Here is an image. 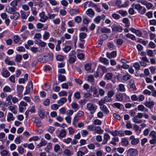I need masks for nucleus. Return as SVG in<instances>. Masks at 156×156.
<instances>
[{
	"label": "nucleus",
	"instance_id": "f257e3e1",
	"mask_svg": "<svg viewBox=\"0 0 156 156\" xmlns=\"http://www.w3.org/2000/svg\"><path fill=\"white\" fill-rule=\"evenodd\" d=\"M135 8L136 9L139 13L140 14H144L146 11V9L145 8L141 6L140 4H134Z\"/></svg>",
	"mask_w": 156,
	"mask_h": 156
},
{
	"label": "nucleus",
	"instance_id": "f03ea898",
	"mask_svg": "<svg viewBox=\"0 0 156 156\" xmlns=\"http://www.w3.org/2000/svg\"><path fill=\"white\" fill-rule=\"evenodd\" d=\"M138 153V151L136 149L130 148L127 151V156H136Z\"/></svg>",
	"mask_w": 156,
	"mask_h": 156
},
{
	"label": "nucleus",
	"instance_id": "7ed1b4c3",
	"mask_svg": "<svg viewBox=\"0 0 156 156\" xmlns=\"http://www.w3.org/2000/svg\"><path fill=\"white\" fill-rule=\"evenodd\" d=\"M149 136L151 139L149 140V143L151 144H155L156 142V133L154 131H152L149 134Z\"/></svg>",
	"mask_w": 156,
	"mask_h": 156
},
{
	"label": "nucleus",
	"instance_id": "20e7f679",
	"mask_svg": "<svg viewBox=\"0 0 156 156\" xmlns=\"http://www.w3.org/2000/svg\"><path fill=\"white\" fill-rule=\"evenodd\" d=\"M87 108L91 114H93L95 112L97 107L92 103H89L87 104Z\"/></svg>",
	"mask_w": 156,
	"mask_h": 156
},
{
	"label": "nucleus",
	"instance_id": "39448f33",
	"mask_svg": "<svg viewBox=\"0 0 156 156\" xmlns=\"http://www.w3.org/2000/svg\"><path fill=\"white\" fill-rule=\"evenodd\" d=\"M33 90V84L31 81H30L28 83V87H26V90L25 91L24 95L29 94L31 91Z\"/></svg>",
	"mask_w": 156,
	"mask_h": 156
},
{
	"label": "nucleus",
	"instance_id": "423d86ee",
	"mask_svg": "<svg viewBox=\"0 0 156 156\" xmlns=\"http://www.w3.org/2000/svg\"><path fill=\"white\" fill-rule=\"evenodd\" d=\"M129 139L130 141L131 144L132 145H136L140 142L139 139L135 138V136L133 135L130 136Z\"/></svg>",
	"mask_w": 156,
	"mask_h": 156
},
{
	"label": "nucleus",
	"instance_id": "0eeeda50",
	"mask_svg": "<svg viewBox=\"0 0 156 156\" xmlns=\"http://www.w3.org/2000/svg\"><path fill=\"white\" fill-rule=\"evenodd\" d=\"M1 74L4 77L7 78L9 77L10 74L9 72L7 69L5 67H3L2 69Z\"/></svg>",
	"mask_w": 156,
	"mask_h": 156
},
{
	"label": "nucleus",
	"instance_id": "6e6552de",
	"mask_svg": "<svg viewBox=\"0 0 156 156\" xmlns=\"http://www.w3.org/2000/svg\"><path fill=\"white\" fill-rule=\"evenodd\" d=\"M39 16L40 18V21L42 22H45L48 19V16L45 15V13L44 12L40 13Z\"/></svg>",
	"mask_w": 156,
	"mask_h": 156
},
{
	"label": "nucleus",
	"instance_id": "1a4fd4ad",
	"mask_svg": "<svg viewBox=\"0 0 156 156\" xmlns=\"http://www.w3.org/2000/svg\"><path fill=\"white\" fill-rule=\"evenodd\" d=\"M105 18V15L102 14L101 16H97L94 19V22L97 24L99 23L101 19L104 20Z\"/></svg>",
	"mask_w": 156,
	"mask_h": 156
},
{
	"label": "nucleus",
	"instance_id": "9d476101",
	"mask_svg": "<svg viewBox=\"0 0 156 156\" xmlns=\"http://www.w3.org/2000/svg\"><path fill=\"white\" fill-rule=\"evenodd\" d=\"M110 138V136L108 133H105L103 136V140L101 143V144L102 145L106 144Z\"/></svg>",
	"mask_w": 156,
	"mask_h": 156
},
{
	"label": "nucleus",
	"instance_id": "9b49d317",
	"mask_svg": "<svg viewBox=\"0 0 156 156\" xmlns=\"http://www.w3.org/2000/svg\"><path fill=\"white\" fill-rule=\"evenodd\" d=\"M24 89V87L22 85H17V90L18 93V96L22 97L23 95L22 93Z\"/></svg>",
	"mask_w": 156,
	"mask_h": 156
},
{
	"label": "nucleus",
	"instance_id": "f8f14e48",
	"mask_svg": "<svg viewBox=\"0 0 156 156\" xmlns=\"http://www.w3.org/2000/svg\"><path fill=\"white\" fill-rule=\"evenodd\" d=\"M144 105L147 108L151 109L154 107L155 105V103L153 101H146L145 102Z\"/></svg>",
	"mask_w": 156,
	"mask_h": 156
},
{
	"label": "nucleus",
	"instance_id": "ddd939ff",
	"mask_svg": "<svg viewBox=\"0 0 156 156\" xmlns=\"http://www.w3.org/2000/svg\"><path fill=\"white\" fill-rule=\"evenodd\" d=\"M46 62L52 60L53 57V54L51 53H49L44 55Z\"/></svg>",
	"mask_w": 156,
	"mask_h": 156
},
{
	"label": "nucleus",
	"instance_id": "4468645a",
	"mask_svg": "<svg viewBox=\"0 0 156 156\" xmlns=\"http://www.w3.org/2000/svg\"><path fill=\"white\" fill-rule=\"evenodd\" d=\"M126 95L125 93H119L117 94L116 96V98L117 100L119 101H122L123 99L124 96H126Z\"/></svg>",
	"mask_w": 156,
	"mask_h": 156
},
{
	"label": "nucleus",
	"instance_id": "2eb2a0df",
	"mask_svg": "<svg viewBox=\"0 0 156 156\" xmlns=\"http://www.w3.org/2000/svg\"><path fill=\"white\" fill-rule=\"evenodd\" d=\"M21 14V17L23 19H27V17L29 16L30 14V12H25L23 10L20 11Z\"/></svg>",
	"mask_w": 156,
	"mask_h": 156
},
{
	"label": "nucleus",
	"instance_id": "dca6fc26",
	"mask_svg": "<svg viewBox=\"0 0 156 156\" xmlns=\"http://www.w3.org/2000/svg\"><path fill=\"white\" fill-rule=\"evenodd\" d=\"M112 100L111 98L108 96H105L104 99H102L99 101L101 104H104L105 102H110Z\"/></svg>",
	"mask_w": 156,
	"mask_h": 156
},
{
	"label": "nucleus",
	"instance_id": "f3484780",
	"mask_svg": "<svg viewBox=\"0 0 156 156\" xmlns=\"http://www.w3.org/2000/svg\"><path fill=\"white\" fill-rule=\"evenodd\" d=\"M12 14H13V15L10 16V18L11 19H14L15 20H16L20 17V13L18 12H15Z\"/></svg>",
	"mask_w": 156,
	"mask_h": 156
},
{
	"label": "nucleus",
	"instance_id": "a211bd4d",
	"mask_svg": "<svg viewBox=\"0 0 156 156\" xmlns=\"http://www.w3.org/2000/svg\"><path fill=\"white\" fill-rule=\"evenodd\" d=\"M98 104L99 105L101 106L100 108L101 110L103 111L105 113L107 114L109 112V111L108 110L107 107L103 105L104 104H101L99 101L98 102Z\"/></svg>",
	"mask_w": 156,
	"mask_h": 156
},
{
	"label": "nucleus",
	"instance_id": "6ab92c4d",
	"mask_svg": "<svg viewBox=\"0 0 156 156\" xmlns=\"http://www.w3.org/2000/svg\"><path fill=\"white\" fill-rule=\"evenodd\" d=\"M112 31L121 32L123 30L122 27L120 26H114L112 28Z\"/></svg>",
	"mask_w": 156,
	"mask_h": 156
},
{
	"label": "nucleus",
	"instance_id": "aec40b11",
	"mask_svg": "<svg viewBox=\"0 0 156 156\" xmlns=\"http://www.w3.org/2000/svg\"><path fill=\"white\" fill-rule=\"evenodd\" d=\"M119 140V139L118 137H114L112 138L111 141L110 142V144L114 145H116Z\"/></svg>",
	"mask_w": 156,
	"mask_h": 156
},
{
	"label": "nucleus",
	"instance_id": "412c9836",
	"mask_svg": "<svg viewBox=\"0 0 156 156\" xmlns=\"http://www.w3.org/2000/svg\"><path fill=\"white\" fill-rule=\"evenodd\" d=\"M35 43L38 44L40 46L42 47H45L46 45V44L45 42L42 41L41 40H36L35 41Z\"/></svg>",
	"mask_w": 156,
	"mask_h": 156
},
{
	"label": "nucleus",
	"instance_id": "4be33fe9",
	"mask_svg": "<svg viewBox=\"0 0 156 156\" xmlns=\"http://www.w3.org/2000/svg\"><path fill=\"white\" fill-rule=\"evenodd\" d=\"M86 12V14L91 17H93L94 15V12L91 9H88Z\"/></svg>",
	"mask_w": 156,
	"mask_h": 156
},
{
	"label": "nucleus",
	"instance_id": "5701e85b",
	"mask_svg": "<svg viewBox=\"0 0 156 156\" xmlns=\"http://www.w3.org/2000/svg\"><path fill=\"white\" fill-rule=\"evenodd\" d=\"M94 130L95 131V133L101 134L103 132V130L101 129V128L99 126H96L94 127Z\"/></svg>",
	"mask_w": 156,
	"mask_h": 156
},
{
	"label": "nucleus",
	"instance_id": "b1692460",
	"mask_svg": "<svg viewBox=\"0 0 156 156\" xmlns=\"http://www.w3.org/2000/svg\"><path fill=\"white\" fill-rule=\"evenodd\" d=\"M87 34L85 33H81L79 34L80 40L81 42H84L85 41L83 40L87 37Z\"/></svg>",
	"mask_w": 156,
	"mask_h": 156
},
{
	"label": "nucleus",
	"instance_id": "393cba45",
	"mask_svg": "<svg viewBox=\"0 0 156 156\" xmlns=\"http://www.w3.org/2000/svg\"><path fill=\"white\" fill-rule=\"evenodd\" d=\"M99 61L105 65H108L109 64L108 60L105 58L101 57L99 58Z\"/></svg>",
	"mask_w": 156,
	"mask_h": 156
},
{
	"label": "nucleus",
	"instance_id": "a878e982",
	"mask_svg": "<svg viewBox=\"0 0 156 156\" xmlns=\"http://www.w3.org/2000/svg\"><path fill=\"white\" fill-rule=\"evenodd\" d=\"M87 80L89 82L92 83V84H94L95 81L94 77L92 75H89L87 78Z\"/></svg>",
	"mask_w": 156,
	"mask_h": 156
},
{
	"label": "nucleus",
	"instance_id": "bb28decb",
	"mask_svg": "<svg viewBox=\"0 0 156 156\" xmlns=\"http://www.w3.org/2000/svg\"><path fill=\"white\" fill-rule=\"evenodd\" d=\"M137 109L138 111H141L147 112L148 111V109L142 105H139L138 106Z\"/></svg>",
	"mask_w": 156,
	"mask_h": 156
},
{
	"label": "nucleus",
	"instance_id": "cd10ccee",
	"mask_svg": "<svg viewBox=\"0 0 156 156\" xmlns=\"http://www.w3.org/2000/svg\"><path fill=\"white\" fill-rule=\"evenodd\" d=\"M5 63L9 65H15V63L13 61H10L8 58H6L5 60Z\"/></svg>",
	"mask_w": 156,
	"mask_h": 156
},
{
	"label": "nucleus",
	"instance_id": "c85d7f7f",
	"mask_svg": "<svg viewBox=\"0 0 156 156\" xmlns=\"http://www.w3.org/2000/svg\"><path fill=\"white\" fill-rule=\"evenodd\" d=\"M67 101V99L66 98H62L57 101V103L59 105H62L65 103Z\"/></svg>",
	"mask_w": 156,
	"mask_h": 156
},
{
	"label": "nucleus",
	"instance_id": "c756f323",
	"mask_svg": "<svg viewBox=\"0 0 156 156\" xmlns=\"http://www.w3.org/2000/svg\"><path fill=\"white\" fill-rule=\"evenodd\" d=\"M23 146L24 147H28V149L30 150H33L34 148V146L32 143H30L29 144L25 143L23 144Z\"/></svg>",
	"mask_w": 156,
	"mask_h": 156
},
{
	"label": "nucleus",
	"instance_id": "7c9ffc66",
	"mask_svg": "<svg viewBox=\"0 0 156 156\" xmlns=\"http://www.w3.org/2000/svg\"><path fill=\"white\" fill-rule=\"evenodd\" d=\"M23 139V137L22 136H19L16 138L14 140V142L16 144H19L21 141V140Z\"/></svg>",
	"mask_w": 156,
	"mask_h": 156
},
{
	"label": "nucleus",
	"instance_id": "2f4dec72",
	"mask_svg": "<svg viewBox=\"0 0 156 156\" xmlns=\"http://www.w3.org/2000/svg\"><path fill=\"white\" fill-rule=\"evenodd\" d=\"M112 76L113 75L112 73H108L105 75L104 78L105 80H110L111 79Z\"/></svg>",
	"mask_w": 156,
	"mask_h": 156
},
{
	"label": "nucleus",
	"instance_id": "473e14b6",
	"mask_svg": "<svg viewBox=\"0 0 156 156\" xmlns=\"http://www.w3.org/2000/svg\"><path fill=\"white\" fill-rule=\"evenodd\" d=\"M7 12L10 14H12L16 12V9L14 7H8V9L6 8Z\"/></svg>",
	"mask_w": 156,
	"mask_h": 156
},
{
	"label": "nucleus",
	"instance_id": "72a5a7b5",
	"mask_svg": "<svg viewBox=\"0 0 156 156\" xmlns=\"http://www.w3.org/2000/svg\"><path fill=\"white\" fill-rule=\"evenodd\" d=\"M45 112L44 110L43 109H40L38 112V114L40 117L41 119H43L44 117Z\"/></svg>",
	"mask_w": 156,
	"mask_h": 156
},
{
	"label": "nucleus",
	"instance_id": "f704fd0d",
	"mask_svg": "<svg viewBox=\"0 0 156 156\" xmlns=\"http://www.w3.org/2000/svg\"><path fill=\"white\" fill-rule=\"evenodd\" d=\"M100 31L102 33H111L110 29L106 27L101 28L100 29Z\"/></svg>",
	"mask_w": 156,
	"mask_h": 156
},
{
	"label": "nucleus",
	"instance_id": "c9c22d12",
	"mask_svg": "<svg viewBox=\"0 0 156 156\" xmlns=\"http://www.w3.org/2000/svg\"><path fill=\"white\" fill-rule=\"evenodd\" d=\"M66 132L64 129H62L60 131L58 137H64L66 136Z\"/></svg>",
	"mask_w": 156,
	"mask_h": 156
},
{
	"label": "nucleus",
	"instance_id": "e433bc0d",
	"mask_svg": "<svg viewBox=\"0 0 156 156\" xmlns=\"http://www.w3.org/2000/svg\"><path fill=\"white\" fill-rule=\"evenodd\" d=\"M117 12L120 14L122 16H125L128 14V13L126 11L122 10L118 11Z\"/></svg>",
	"mask_w": 156,
	"mask_h": 156
},
{
	"label": "nucleus",
	"instance_id": "4c0bfd02",
	"mask_svg": "<svg viewBox=\"0 0 156 156\" xmlns=\"http://www.w3.org/2000/svg\"><path fill=\"white\" fill-rule=\"evenodd\" d=\"M122 22L125 24V26L126 27H129L130 25L129 23V20L128 18H124L122 20Z\"/></svg>",
	"mask_w": 156,
	"mask_h": 156
},
{
	"label": "nucleus",
	"instance_id": "58836bf2",
	"mask_svg": "<svg viewBox=\"0 0 156 156\" xmlns=\"http://www.w3.org/2000/svg\"><path fill=\"white\" fill-rule=\"evenodd\" d=\"M37 59L40 62H46L44 55H39L38 56Z\"/></svg>",
	"mask_w": 156,
	"mask_h": 156
},
{
	"label": "nucleus",
	"instance_id": "ea45409f",
	"mask_svg": "<svg viewBox=\"0 0 156 156\" xmlns=\"http://www.w3.org/2000/svg\"><path fill=\"white\" fill-rule=\"evenodd\" d=\"M126 38L130 39L133 41H135L136 40V37L134 35L129 33L127 34L126 35Z\"/></svg>",
	"mask_w": 156,
	"mask_h": 156
},
{
	"label": "nucleus",
	"instance_id": "a19ab883",
	"mask_svg": "<svg viewBox=\"0 0 156 156\" xmlns=\"http://www.w3.org/2000/svg\"><path fill=\"white\" fill-rule=\"evenodd\" d=\"M14 118L13 116V114L11 113H9L7 115V120L9 122L14 120Z\"/></svg>",
	"mask_w": 156,
	"mask_h": 156
},
{
	"label": "nucleus",
	"instance_id": "79ce46f5",
	"mask_svg": "<svg viewBox=\"0 0 156 156\" xmlns=\"http://www.w3.org/2000/svg\"><path fill=\"white\" fill-rule=\"evenodd\" d=\"M133 121L134 122L136 123L139 124L142 122V121L140 119V118L137 117L136 116L134 117L133 119Z\"/></svg>",
	"mask_w": 156,
	"mask_h": 156
},
{
	"label": "nucleus",
	"instance_id": "37998d69",
	"mask_svg": "<svg viewBox=\"0 0 156 156\" xmlns=\"http://www.w3.org/2000/svg\"><path fill=\"white\" fill-rule=\"evenodd\" d=\"M50 34L47 31H45L44 32V34L43 35V38L44 40H47L49 37Z\"/></svg>",
	"mask_w": 156,
	"mask_h": 156
},
{
	"label": "nucleus",
	"instance_id": "c03bdc74",
	"mask_svg": "<svg viewBox=\"0 0 156 156\" xmlns=\"http://www.w3.org/2000/svg\"><path fill=\"white\" fill-rule=\"evenodd\" d=\"M64 152L65 154L68 156L72 155L73 154V152L71 151L69 149H65L64 151Z\"/></svg>",
	"mask_w": 156,
	"mask_h": 156
},
{
	"label": "nucleus",
	"instance_id": "a18cd8bd",
	"mask_svg": "<svg viewBox=\"0 0 156 156\" xmlns=\"http://www.w3.org/2000/svg\"><path fill=\"white\" fill-rule=\"evenodd\" d=\"M69 12L72 15L79 13V11L78 9H71L69 10Z\"/></svg>",
	"mask_w": 156,
	"mask_h": 156
},
{
	"label": "nucleus",
	"instance_id": "49530a36",
	"mask_svg": "<svg viewBox=\"0 0 156 156\" xmlns=\"http://www.w3.org/2000/svg\"><path fill=\"white\" fill-rule=\"evenodd\" d=\"M121 144L122 145L126 146L128 145V141L127 139L123 138L122 140Z\"/></svg>",
	"mask_w": 156,
	"mask_h": 156
},
{
	"label": "nucleus",
	"instance_id": "de8ad7c7",
	"mask_svg": "<svg viewBox=\"0 0 156 156\" xmlns=\"http://www.w3.org/2000/svg\"><path fill=\"white\" fill-rule=\"evenodd\" d=\"M118 90L121 92H124L125 91L126 89L124 87V86L123 84H120L119 85V87Z\"/></svg>",
	"mask_w": 156,
	"mask_h": 156
},
{
	"label": "nucleus",
	"instance_id": "09e8293b",
	"mask_svg": "<svg viewBox=\"0 0 156 156\" xmlns=\"http://www.w3.org/2000/svg\"><path fill=\"white\" fill-rule=\"evenodd\" d=\"M12 88L7 86H5L3 89V91L4 92H10L12 91Z\"/></svg>",
	"mask_w": 156,
	"mask_h": 156
},
{
	"label": "nucleus",
	"instance_id": "8fccbe9b",
	"mask_svg": "<svg viewBox=\"0 0 156 156\" xmlns=\"http://www.w3.org/2000/svg\"><path fill=\"white\" fill-rule=\"evenodd\" d=\"M131 78V75L128 73H127L126 74L123 76L122 77L123 79L125 81H127L130 79Z\"/></svg>",
	"mask_w": 156,
	"mask_h": 156
},
{
	"label": "nucleus",
	"instance_id": "3c124183",
	"mask_svg": "<svg viewBox=\"0 0 156 156\" xmlns=\"http://www.w3.org/2000/svg\"><path fill=\"white\" fill-rule=\"evenodd\" d=\"M22 55H18L16 56L15 58V60L16 61L20 63L22 60Z\"/></svg>",
	"mask_w": 156,
	"mask_h": 156
},
{
	"label": "nucleus",
	"instance_id": "603ef678",
	"mask_svg": "<svg viewBox=\"0 0 156 156\" xmlns=\"http://www.w3.org/2000/svg\"><path fill=\"white\" fill-rule=\"evenodd\" d=\"M20 40V37L17 35L14 36L13 37V41L16 43H18Z\"/></svg>",
	"mask_w": 156,
	"mask_h": 156
},
{
	"label": "nucleus",
	"instance_id": "864d4df0",
	"mask_svg": "<svg viewBox=\"0 0 156 156\" xmlns=\"http://www.w3.org/2000/svg\"><path fill=\"white\" fill-rule=\"evenodd\" d=\"M79 120V118L76 115H75L74 118V119L73 123V124L76 127V123L78 122Z\"/></svg>",
	"mask_w": 156,
	"mask_h": 156
},
{
	"label": "nucleus",
	"instance_id": "5fc2aeb1",
	"mask_svg": "<svg viewBox=\"0 0 156 156\" xmlns=\"http://www.w3.org/2000/svg\"><path fill=\"white\" fill-rule=\"evenodd\" d=\"M58 79L60 81L62 82L66 80V77L60 74L58 75Z\"/></svg>",
	"mask_w": 156,
	"mask_h": 156
},
{
	"label": "nucleus",
	"instance_id": "6e6d98bb",
	"mask_svg": "<svg viewBox=\"0 0 156 156\" xmlns=\"http://www.w3.org/2000/svg\"><path fill=\"white\" fill-rule=\"evenodd\" d=\"M71 49V47L69 46H66L63 49V51L66 53L69 51Z\"/></svg>",
	"mask_w": 156,
	"mask_h": 156
},
{
	"label": "nucleus",
	"instance_id": "4d7b16f0",
	"mask_svg": "<svg viewBox=\"0 0 156 156\" xmlns=\"http://www.w3.org/2000/svg\"><path fill=\"white\" fill-rule=\"evenodd\" d=\"M18 151L19 153L20 154H23L24 152V149L22 146H20L18 147Z\"/></svg>",
	"mask_w": 156,
	"mask_h": 156
},
{
	"label": "nucleus",
	"instance_id": "13d9d810",
	"mask_svg": "<svg viewBox=\"0 0 156 156\" xmlns=\"http://www.w3.org/2000/svg\"><path fill=\"white\" fill-rule=\"evenodd\" d=\"M138 42L139 43L142 44L146 46L147 44L148 41H145L141 38H139L138 39Z\"/></svg>",
	"mask_w": 156,
	"mask_h": 156
},
{
	"label": "nucleus",
	"instance_id": "bf43d9fd",
	"mask_svg": "<svg viewBox=\"0 0 156 156\" xmlns=\"http://www.w3.org/2000/svg\"><path fill=\"white\" fill-rule=\"evenodd\" d=\"M91 64L90 63H87L84 66L85 69L87 71L90 70L91 68Z\"/></svg>",
	"mask_w": 156,
	"mask_h": 156
},
{
	"label": "nucleus",
	"instance_id": "052dcab7",
	"mask_svg": "<svg viewBox=\"0 0 156 156\" xmlns=\"http://www.w3.org/2000/svg\"><path fill=\"white\" fill-rule=\"evenodd\" d=\"M81 133L83 137H85L88 134V132L86 130H82Z\"/></svg>",
	"mask_w": 156,
	"mask_h": 156
},
{
	"label": "nucleus",
	"instance_id": "680f3d73",
	"mask_svg": "<svg viewBox=\"0 0 156 156\" xmlns=\"http://www.w3.org/2000/svg\"><path fill=\"white\" fill-rule=\"evenodd\" d=\"M71 105L72 108L76 109L75 111L78 109V104L76 103H73L71 104Z\"/></svg>",
	"mask_w": 156,
	"mask_h": 156
},
{
	"label": "nucleus",
	"instance_id": "e2e57ef3",
	"mask_svg": "<svg viewBox=\"0 0 156 156\" xmlns=\"http://www.w3.org/2000/svg\"><path fill=\"white\" fill-rule=\"evenodd\" d=\"M133 66L136 70L140 69V66L138 62L133 63Z\"/></svg>",
	"mask_w": 156,
	"mask_h": 156
},
{
	"label": "nucleus",
	"instance_id": "0e129e2a",
	"mask_svg": "<svg viewBox=\"0 0 156 156\" xmlns=\"http://www.w3.org/2000/svg\"><path fill=\"white\" fill-rule=\"evenodd\" d=\"M130 88L131 90L133 91H135L136 90L135 85L134 83H132L130 84Z\"/></svg>",
	"mask_w": 156,
	"mask_h": 156
},
{
	"label": "nucleus",
	"instance_id": "69168bd1",
	"mask_svg": "<svg viewBox=\"0 0 156 156\" xmlns=\"http://www.w3.org/2000/svg\"><path fill=\"white\" fill-rule=\"evenodd\" d=\"M98 69H101L102 72L104 73H106L107 71V69L106 67L101 65H99L98 66Z\"/></svg>",
	"mask_w": 156,
	"mask_h": 156
},
{
	"label": "nucleus",
	"instance_id": "338daca9",
	"mask_svg": "<svg viewBox=\"0 0 156 156\" xmlns=\"http://www.w3.org/2000/svg\"><path fill=\"white\" fill-rule=\"evenodd\" d=\"M64 57L63 56L61 55H58L56 56V59L58 61H61L64 59Z\"/></svg>",
	"mask_w": 156,
	"mask_h": 156
},
{
	"label": "nucleus",
	"instance_id": "774afa93",
	"mask_svg": "<svg viewBox=\"0 0 156 156\" xmlns=\"http://www.w3.org/2000/svg\"><path fill=\"white\" fill-rule=\"evenodd\" d=\"M55 130V128L53 126H50L48 129V131L51 134H52Z\"/></svg>",
	"mask_w": 156,
	"mask_h": 156
}]
</instances>
